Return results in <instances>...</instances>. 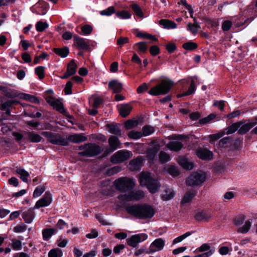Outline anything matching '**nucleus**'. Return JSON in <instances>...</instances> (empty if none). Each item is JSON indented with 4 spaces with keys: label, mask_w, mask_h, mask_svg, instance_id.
Returning <instances> with one entry per match:
<instances>
[{
    "label": "nucleus",
    "mask_w": 257,
    "mask_h": 257,
    "mask_svg": "<svg viewBox=\"0 0 257 257\" xmlns=\"http://www.w3.org/2000/svg\"><path fill=\"white\" fill-rule=\"evenodd\" d=\"M148 237V236L146 233H138L128 237L126 241L129 246L136 247L140 242L146 240Z\"/></svg>",
    "instance_id": "nucleus-8"
},
{
    "label": "nucleus",
    "mask_w": 257,
    "mask_h": 257,
    "mask_svg": "<svg viewBox=\"0 0 257 257\" xmlns=\"http://www.w3.org/2000/svg\"><path fill=\"white\" fill-rule=\"evenodd\" d=\"M138 47V52L140 53H145L147 49L148 46L146 42H139L136 44Z\"/></svg>",
    "instance_id": "nucleus-54"
},
{
    "label": "nucleus",
    "mask_w": 257,
    "mask_h": 257,
    "mask_svg": "<svg viewBox=\"0 0 257 257\" xmlns=\"http://www.w3.org/2000/svg\"><path fill=\"white\" fill-rule=\"evenodd\" d=\"M210 248V246L209 244L207 243H203L199 247H198L197 250L199 252H204L206 251H209Z\"/></svg>",
    "instance_id": "nucleus-63"
},
{
    "label": "nucleus",
    "mask_w": 257,
    "mask_h": 257,
    "mask_svg": "<svg viewBox=\"0 0 257 257\" xmlns=\"http://www.w3.org/2000/svg\"><path fill=\"white\" fill-rule=\"evenodd\" d=\"M159 161L161 163H165L170 160V155L165 152H160L159 156Z\"/></svg>",
    "instance_id": "nucleus-44"
},
{
    "label": "nucleus",
    "mask_w": 257,
    "mask_h": 257,
    "mask_svg": "<svg viewBox=\"0 0 257 257\" xmlns=\"http://www.w3.org/2000/svg\"><path fill=\"white\" fill-rule=\"evenodd\" d=\"M45 190L44 185L37 186L33 192V197H38L40 196Z\"/></svg>",
    "instance_id": "nucleus-48"
},
{
    "label": "nucleus",
    "mask_w": 257,
    "mask_h": 257,
    "mask_svg": "<svg viewBox=\"0 0 257 257\" xmlns=\"http://www.w3.org/2000/svg\"><path fill=\"white\" fill-rule=\"evenodd\" d=\"M154 128L150 125H145L143 127V134L144 136H148L154 132Z\"/></svg>",
    "instance_id": "nucleus-56"
},
{
    "label": "nucleus",
    "mask_w": 257,
    "mask_h": 257,
    "mask_svg": "<svg viewBox=\"0 0 257 257\" xmlns=\"http://www.w3.org/2000/svg\"><path fill=\"white\" fill-rule=\"evenodd\" d=\"M173 85V82L169 80H163L160 84L152 87L149 93L152 95H159L167 94Z\"/></svg>",
    "instance_id": "nucleus-3"
},
{
    "label": "nucleus",
    "mask_w": 257,
    "mask_h": 257,
    "mask_svg": "<svg viewBox=\"0 0 257 257\" xmlns=\"http://www.w3.org/2000/svg\"><path fill=\"white\" fill-rule=\"evenodd\" d=\"M243 124L242 121H238L232 123L226 128L227 134H231L234 133Z\"/></svg>",
    "instance_id": "nucleus-32"
},
{
    "label": "nucleus",
    "mask_w": 257,
    "mask_h": 257,
    "mask_svg": "<svg viewBox=\"0 0 257 257\" xmlns=\"http://www.w3.org/2000/svg\"><path fill=\"white\" fill-rule=\"evenodd\" d=\"M143 159L142 157H138L130 162V169L133 171L140 169L142 166Z\"/></svg>",
    "instance_id": "nucleus-19"
},
{
    "label": "nucleus",
    "mask_w": 257,
    "mask_h": 257,
    "mask_svg": "<svg viewBox=\"0 0 257 257\" xmlns=\"http://www.w3.org/2000/svg\"><path fill=\"white\" fill-rule=\"evenodd\" d=\"M139 122L137 120L130 119L125 121L124 126L126 129L130 130L138 125Z\"/></svg>",
    "instance_id": "nucleus-49"
},
{
    "label": "nucleus",
    "mask_w": 257,
    "mask_h": 257,
    "mask_svg": "<svg viewBox=\"0 0 257 257\" xmlns=\"http://www.w3.org/2000/svg\"><path fill=\"white\" fill-rule=\"evenodd\" d=\"M23 218L26 223H31L32 221V209L30 208L25 211L23 213Z\"/></svg>",
    "instance_id": "nucleus-37"
},
{
    "label": "nucleus",
    "mask_w": 257,
    "mask_h": 257,
    "mask_svg": "<svg viewBox=\"0 0 257 257\" xmlns=\"http://www.w3.org/2000/svg\"><path fill=\"white\" fill-rule=\"evenodd\" d=\"M108 131L111 134L121 136V130L116 124L110 123L106 125Z\"/></svg>",
    "instance_id": "nucleus-30"
},
{
    "label": "nucleus",
    "mask_w": 257,
    "mask_h": 257,
    "mask_svg": "<svg viewBox=\"0 0 257 257\" xmlns=\"http://www.w3.org/2000/svg\"><path fill=\"white\" fill-rule=\"evenodd\" d=\"M175 192L173 190L167 189L165 191V193L162 195V198L163 200L167 201L173 198Z\"/></svg>",
    "instance_id": "nucleus-41"
},
{
    "label": "nucleus",
    "mask_w": 257,
    "mask_h": 257,
    "mask_svg": "<svg viewBox=\"0 0 257 257\" xmlns=\"http://www.w3.org/2000/svg\"><path fill=\"white\" fill-rule=\"evenodd\" d=\"M62 251L59 248L51 249L48 253V257H62Z\"/></svg>",
    "instance_id": "nucleus-42"
},
{
    "label": "nucleus",
    "mask_w": 257,
    "mask_h": 257,
    "mask_svg": "<svg viewBox=\"0 0 257 257\" xmlns=\"http://www.w3.org/2000/svg\"><path fill=\"white\" fill-rule=\"evenodd\" d=\"M135 185V181L127 177H120L114 181L115 189L123 192L131 190Z\"/></svg>",
    "instance_id": "nucleus-4"
},
{
    "label": "nucleus",
    "mask_w": 257,
    "mask_h": 257,
    "mask_svg": "<svg viewBox=\"0 0 257 257\" xmlns=\"http://www.w3.org/2000/svg\"><path fill=\"white\" fill-rule=\"evenodd\" d=\"M41 134L47 138L48 142L53 144L63 146L68 145V141L67 139L64 138L59 134L51 132H43Z\"/></svg>",
    "instance_id": "nucleus-5"
},
{
    "label": "nucleus",
    "mask_w": 257,
    "mask_h": 257,
    "mask_svg": "<svg viewBox=\"0 0 257 257\" xmlns=\"http://www.w3.org/2000/svg\"><path fill=\"white\" fill-rule=\"evenodd\" d=\"M57 229L55 228H45L42 231L43 238L44 240L48 241L51 236L56 233Z\"/></svg>",
    "instance_id": "nucleus-29"
},
{
    "label": "nucleus",
    "mask_w": 257,
    "mask_h": 257,
    "mask_svg": "<svg viewBox=\"0 0 257 257\" xmlns=\"http://www.w3.org/2000/svg\"><path fill=\"white\" fill-rule=\"evenodd\" d=\"M197 156L202 160H211L213 157V154L206 149L199 148L196 151Z\"/></svg>",
    "instance_id": "nucleus-17"
},
{
    "label": "nucleus",
    "mask_w": 257,
    "mask_h": 257,
    "mask_svg": "<svg viewBox=\"0 0 257 257\" xmlns=\"http://www.w3.org/2000/svg\"><path fill=\"white\" fill-rule=\"evenodd\" d=\"M211 214L206 211H199L195 213L194 218L198 221H207L211 217Z\"/></svg>",
    "instance_id": "nucleus-20"
},
{
    "label": "nucleus",
    "mask_w": 257,
    "mask_h": 257,
    "mask_svg": "<svg viewBox=\"0 0 257 257\" xmlns=\"http://www.w3.org/2000/svg\"><path fill=\"white\" fill-rule=\"evenodd\" d=\"M14 102L12 100H8L2 104L1 109L4 110L6 111V114L8 115L10 114V110L9 109V108L12 106Z\"/></svg>",
    "instance_id": "nucleus-51"
},
{
    "label": "nucleus",
    "mask_w": 257,
    "mask_h": 257,
    "mask_svg": "<svg viewBox=\"0 0 257 257\" xmlns=\"http://www.w3.org/2000/svg\"><path fill=\"white\" fill-rule=\"evenodd\" d=\"M132 109V107L128 104H121L118 107L120 115L124 117L130 114Z\"/></svg>",
    "instance_id": "nucleus-24"
},
{
    "label": "nucleus",
    "mask_w": 257,
    "mask_h": 257,
    "mask_svg": "<svg viewBox=\"0 0 257 257\" xmlns=\"http://www.w3.org/2000/svg\"><path fill=\"white\" fill-rule=\"evenodd\" d=\"M257 124V121L250 122L244 124H242L239 128L238 133L240 135H243L248 132L250 129Z\"/></svg>",
    "instance_id": "nucleus-23"
},
{
    "label": "nucleus",
    "mask_w": 257,
    "mask_h": 257,
    "mask_svg": "<svg viewBox=\"0 0 257 257\" xmlns=\"http://www.w3.org/2000/svg\"><path fill=\"white\" fill-rule=\"evenodd\" d=\"M142 136V134L139 132L131 131L128 134V137L132 139H140Z\"/></svg>",
    "instance_id": "nucleus-58"
},
{
    "label": "nucleus",
    "mask_w": 257,
    "mask_h": 257,
    "mask_svg": "<svg viewBox=\"0 0 257 257\" xmlns=\"http://www.w3.org/2000/svg\"><path fill=\"white\" fill-rule=\"evenodd\" d=\"M26 226L25 225H18L14 228V231L15 232H23L26 230Z\"/></svg>",
    "instance_id": "nucleus-62"
},
{
    "label": "nucleus",
    "mask_w": 257,
    "mask_h": 257,
    "mask_svg": "<svg viewBox=\"0 0 257 257\" xmlns=\"http://www.w3.org/2000/svg\"><path fill=\"white\" fill-rule=\"evenodd\" d=\"M129 40L127 37H120L117 39V44L122 47L124 44L128 43Z\"/></svg>",
    "instance_id": "nucleus-64"
},
{
    "label": "nucleus",
    "mask_w": 257,
    "mask_h": 257,
    "mask_svg": "<svg viewBox=\"0 0 257 257\" xmlns=\"http://www.w3.org/2000/svg\"><path fill=\"white\" fill-rule=\"evenodd\" d=\"M183 48L187 50H193L197 48V45L196 43L192 42H188L183 45Z\"/></svg>",
    "instance_id": "nucleus-55"
},
{
    "label": "nucleus",
    "mask_w": 257,
    "mask_h": 257,
    "mask_svg": "<svg viewBox=\"0 0 257 257\" xmlns=\"http://www.w3.org/2000/svg\"><path fill=\"white\" fill-rule=\"evenodd\" d=\"M159 151L157 147H153L148 150L147 152V157L149 163H153L155 160L157 154Z\"/></svg>",
    "instance_id": "nucleus-25"
},
{
    "label": "nucleus",
    "mask_w": 257,
    "mask_h": 257,
    "mask_svg": "<svg viewBox=\"0 0 257 257\" xmlns=\"http://www.w3.org/2000/svg\"><path fill=\"white\" fill-rule=\"evenodd\" d=\"M131 8L137 16L141 18L143 17V12L140 7L137 4H134L132 5Z\"/></svg>",
    "instance_id": "nucleus-53"
},
{
    "label": "nucleus",
    "mask_w": 257,
    "mask_h": 257,
    "mask_svg": "<svg viewBox=\"0 0 257 257\" xmlns=\"http://www.w3.org/2000/svg\"><path fill=\"white\" fill-rule=\"evenodd\" d=\"M183 146V144L179 141H172L167 145V147L170 150L174 151H178L180 150Z\"/></svg>",
    "instance_id": "nucleus-27"
},
{
    "label": "nucleus",
    "mask_w": 257,
    "mask_h": 257,
    "mask_svg": "<svg viewBox=\"0 0 257 257\" xmlns=\"http://www.w3.org/2000/svg\"><path fill=\"white\" fill-rule=\"evenodd\" d=\"M167 172L173 176H177L179 175L178 169L174 166H168L166 167Z\"/></svg>",
    "instance_id": "nucleus-52"
},
{
    "label": "nucleus",
    "mask_w": 257,
    "mask_h": 257,
    "mask_svg": "<svg viewBox=\"0 0 257 257\" xmlns=\"http://www.w3.org/2000/svg\"><path fill=\"white\" fill-rule=\"evenodd\" d=\"M11 245L14 250H19L22 249V242L17 239H13Z\"/></svg>",
    "instance_id": "nucleus-46"
},
{
    "label": "nucleus",
    "mask_w": 257,
    "mask_h": 257,
    "mask_svg": "<svg viewBox=\"0 0 257 257\" xmlns=\"http://www.w3.org/2000/svg\"><path fill=\"white\" fill-rule=\"evenodd\" d=\"M45 68L44 66H38L35 69V73L38 76L40 80L43 79L45 77Z\"/></svg>",
    "instance_id": "nucleus-40"
},
{
    "label": "nucleus",
    "mask_w": 257,
    "mask_h": 257,
    "mask_svg": "<svg viewBox=\"0 0 257 257\" xmlns=\"http://www.w3.org/2000/svg\"><path fill=\"white\" fill-rule=\"evenodd\" d=\"M252 223V219H249L246 220L244 224L241 227L238 228L236 231L240 233H247L250 230Z\"/></svg>",
    "instance_id": "nucleus-22"
},
{
    "label": "nucleus",
    "mask_w": 257,
    "mask_h": 257,
    "mask_svg": "<svg viewBox=\"0 0 257 257\" xmlns=\"http://www.w3.org/2000/svg\"><path fill=\"white\" fill-rule=\"evenodd\" d=\"M92 26L89 25H85L81 28V31L85 35H89L92 32Z\"/></svg>",
    "instance_id": "nucleus-57"
},
{
    "label": "nucleus",
    "mask_w": 257,
    "mask_h": 257,
    "mask_svg": "<svg viewBox=\"0 0 257 257\" xmlns=\"http://www.w3.org/2000/svg\"><path fill=\"white\" fill-rule=\"evenodd\" d=\"M139 182L142 186L146 187L151 193L157 192L161 187L159 181L153 178L149 172H142L140 175Z\"/></svg>",
    "instance_id": "nucleus-2"
},
{
    "label": "nucleus",
    "mask_w": 257,
    "mask_h": 257,
    "mask_svg": "<svg viewBox=\"0 0 257 257\" xmlns=\"http://www.w3.org/2000/svg\"><path fill=\"white\" fill-rule=\"evenodd\" d=\"M232 26V22L230 21H224L222 24V29L224 31H228Z\"/></svg>",
    "instance_id": "nucleus-60"
},
{
    "label": "nucleus",
    "mask_w": 257,
    "mask_h": 257,
    "mask_svg": "<svg viewBox=\"0 0 257 257\" xmlns=\"http://www.w3.org/2000/svg\"><path fill=\"white\" fill-rule=\"evenodd\" d=\"M46 100L50 105L58 111H61L63 109L62 103L58 99L51 96H47Z\"/></svg>",
    "instance_id": "nucleus-16"
},
{
    "label": "nucleus",
    "mask_w": 257,
    "mask_h": 257,
    "mask_svg": "<svg viewBox=\"0 0 257 257\" xmlns=\"http://www.w3.org/2000/svg\"><path fill=\"white\" fill-rule=\"evenodd\" d=\"M245 216L243 214L236 216L233 219V223L236 226L241 225L244 222Z\"/></svg>",
    "instance_id": "nucleus-50"
},
{
    "label": "nucleus",
    "mask_w": 257,
    "mask_h": 257,
    "mask_svg": "<svg viewBox=\"0 0 257 257\" xmlns=\"http://www.w3.org/2000/svg\"><path fill=\"white\" fill-rule=\"evenodd\" d=\"M67 140L74 143H80L86 141L87 138L83 134L80 133L70 135Z\"/></svg>",
    "instance_id": "nucleus-18"
},
{
    "label": "nucleus",
    "mask_w": 257,
    "mask_h": 257,
    "mask_svg": "<svg viewBox=\"0 0 257 257\" xmlns=\"http://www.w3.org/2000/svg\"><path fill=\"white\" fill-rule=\"evenodd\" d=\"M116 16L120 19H129L131 17V14L127 11L122 10L115 13Z\"/></svg>",
    "instance_id": "nucleus-34"
},
{
    "label": "nucleus",
    "mask_w": 257,
    "mask_h": 257,
    "mask_svg": "<svg viewBox=\"0 0 257 257\" xmlns=\"http://www.w3.org/2000/svg\"><path fill=\"white\" fill-rule=\"evenodd\" d=\"M245 18H243L244 20L243 23H237L236 26L240 27L243 25H248L256 17H257V13L256 12V8L254 6H250L247 8V10L244 12Z\"/></svg>",
    "instance_id": "nucleus-9"
},
{
    "label": "nucleus",
    "mask_w": 257,
    "mask_h": 257,
    "mask_svg": "<svg viewBox=\"0 0 257 257\" xmlns=\"http://www.w3.org/2000/svg\"><path fill=\"white\" fill-rule=\"evenodd\" d=\"M196 90L195 82L194 80H191L190 85L188 88V90L183 92L182 94H179L178 97H182L191 95L194 93Z\"/></svg>",
    "instance_id": "nucleus-33"
},
{
    "label": "nucleus",
    "mask_w": 257,
    "mask_h": 257,
    "mask_svg": "<svg viewBox=\"0 0 257 257\" xmlns=\"http://www.w3.org/2000/svg\"><path fill=\"white\" fill-rule=\"evenodd\" d=\"M178 163L184 169L186 170H191L193 168V164L192 162H190L185 157H180L178 159Z\"/></svg>",
    "instance_id": "nucleus-26"
},
{
    "label": "nucleus",
    "mask_w": 257,
    "mask_h": 257,
    "mask_svg": "<svg viewBox=\"0 0 257 257\" xmlns=\"http://www.w3.org/2000/svg\"><path fill=\"white\" fill-rule=\"evenodd\" d=\"M77 66L73 60H71L68 64L67 72L71 75H73L76 73Z\"/></svg>",
    "instance_id": "nucleus-39"
},
{
    "label": "nucleus",
    "mask_w": 257,
    "mask_h": 257,
    "mask_svg": "<svg viewBox=\"0 0 257 257\" xmlns=\"http://www.w3.org/2000/svg\"><path fill=\"white\" fill-rule=\"evenodd\" d=\"M115 13L114 7L111 6L105 10L100 11V14L101 16H110Z\"/></svg>",
    "instance_id": "nucleus-45"
},
{
    "label": "nucleus",
    "mask_w": 257,
    "mask_h": 257,
    "mask_svg": "<svg viewBox=\"0 0 257 257\" xmlns=\"http://www.w3.org/2000/svg\"><path fill=\"white\" fill-rule=\"evenodd\" d=\"M16 172L20 175V178L24 182L28 181V178L29 177L28 172L21 168H17Z\"/></svg>",
    "instance_id": "nucleus-38"
},
{
    "label": "nucleus",
    "mask_w": 257,
    "mask_h": 257,
    "mask_svg": "<svg viewBox=\"0 0 257 257\" xmlns=\"http://www.w3.org/2000/svg\"><path fill=\"white\" fill-rule=\"evenodd\" d=\"M48 6V4L46 2L42 0L39 1L38 3L34 6L33 13L44 15L46 13Z\"/></svg>",
    "instance_id": "nucleus-14"
},
{
    "label": "nucleus",
    "mask_w": 257,
    "mask_h": 257,
    "mask_svg": "<svg viewBox=\"0 0 257 257\" xmlns=\"http://www.w3.org/2000/svg\"><path fill=\"white\" fill-rule=\"evenodd\" d=\"M108 143L112 151H114L119 147L120 142L115 136H111L108 139Z\"/></svg>",
    "instance_id": "nucleus-28"
},
{
    "label": "nucleus",
    "mask_w": 257,
    "mask_h": 257,
    "mask_svg": "<svg viewBox=\"0 0 257 257\" xmlns=\"http://www.w3.org/2000/svg\"><path fill=\"white\" fill-rule=\"evenodd\" d=\"M145 196L143 191L134 190L128 194H121L117 198L122 203L124 201H137L142 199Z\"/></svg>",
    "instance_id": "nucleus-6"
},
{
    "label": "nucleus",
    "mask_w": 257,
    "mask_h": 257,
    "mask_svg": "<svg viewBox=\"0 0 257 257\" xmlns=\"http://www.w3.org/2000/svg\"><path fill=\"white\" fill-rule=\"evenodd\" d=\"M165 241L161 238L155 239L149 247V253H154L162 250L165 246Z\"/></svg>",
    "instance_id": "nucleus-12"
},
{
    "label": "nucleus",
    "mask_w": 257,
    "mask_h": 257,
    "mask_svg": "<svg viewBox=\"0 0 257 257\" xmlns=\"http://www.w3.org/2000/svg\"><path fill=\"white\" fill-rule=\"evenodd\" d=\"M72 85L73 84L72 81H69L67 82L65 88H64V92L66 94H71L72 93Z\"/></svg>",
    "instance_id": "nucleus-59"
},
{
    "label": "nucleus",
    "mask_w": 257,
    "mask_h": 257,
    "mask_svg": "<svg viewBox=\"0 0 257 257\" xmlns=\"http://www.w3.org/2000/svg\"><path fill=\"white\" fill-rule=\"evenodd\" d=\"M131 154L129 151H118L111 157V162L114 164L122 163L129 159Z\"/></svg>",
    "instance_id": "nucleus-11"
},
{
    "label": "nucleus",
    "mask_w": 257,
    "mask_h": 257,
    "mask_svg": "<svg viewBox=\"0 0 257 257\" xmlns=\"http://www.w3.org/2000/svg\"><path fill=\"white\" fill-rule=\"evenodd\" d=\"M160 23L163 24L165 28L167 29H174L177 26L176 23L168 20H162L160 21Z\"/></svg>",
    "instance_id": "nucleus-47"
},
{
    "label": "nucleus",
    "mask_w": 257,
    "mask_h": 257,
    "mask_svg": "<svg viewBox=\"0 0 257 257\" xmlns=\"http://www.w3.org/2000/svg\"><path fill=\"white\" fill-rule=\"evenodd\" d=\"M54 52L58 56L65 58L68 56L69 53V50L67 47L62 48H54Z\"/></svg>",
    "instance_id": "nucleus-31"
},
{
    "label": "nucleus",
    "mask_w": 257,
    "mask_h": 257,
    "mask_svg": "<svg viewBox=\"0 0 257 257\" xmlns=\"http://www.w3.org/2000/svg\"><path fill=\"white\" fill-rule=\"evenodd\" d=\"M125 210L130 215L141 219L151 218L155 213L154 208L146 204L128 205Z\"/></svg>",
    "instance_id": "nucleus-1"
},
{
    "label": "nucleus",
    "mask_w": 257,
    "mask_h": 257,
    "mask_svg": "<svg viewBox=\"0 0 257 257\" xmlns=\"http://www.w3.org/2000/svg\"><path fill=\"white\" fill-rule=\"evenodd\" d=\"M108 87L112 90L113 93H118L121 92L122 85L118 81L114 80L108 83Z\"/></svg>",
    "instance_id": "nucleus-21"
},
{
    "label": "nucleus",
    "mask_w": 257,
    "mask_h": 257,
    "mask_svg": "<svg viewBox=\"0 0 257 257\" xmlns=\"http://www.w3.org/2000/svg\"><path fill=\"white\" fill-rule=\"evenodd\" d=\"M194 232V231H188V232L185 233L184 234L175 238L173 240L172 244H176V243L181 242L183 240H184L185 238H186L188 236L191 235Z\"/></svg>",
    "instance_id": "nucleus-43"
},
{
    "label": "nucleus",
    "mask_w": 257,
    "mask_h": 257,
    "mask_svg": "<svg viewBox=\"0 0 257 257\" xmlns=\"http://www.w3.org/2000/svg\"><path fill=\"white\" fill-rule=\"evenodd\" d=\"M100 146L94 144H89L85 150L79 153L82 156L93 157L99 154L101 152Z\"/></svg>",
    "instance_id": "nucleus-10"
},
{
    "label": "nucleus",
    "mask_w": 257,
    "mask_h": 257,
    "mask_svg": "<svg viewBox=\"0 0 257 257\" xmlns=\"http://www.w3.org/2000/svg\"><path fill=\"white\" fill-rule=\"evenodd\" d=\"M48 27L49 25L47 22L42 21L38 22L35 25L36 29L39 32H44Z\"/></svg>",
    "instance_id": "nucleus-36"
},
{
    "label": "nucleus",
    "mask_w": 257,
    "mask_h": 257,
    "mask_svg": "<svg viewBox=\"0 0 257 257\" xmlns=\"http://www.w3.org/2000/svg\"><path fill=\"white\" fill-rule=\"evenodd\" d=\"M206 179V175L202 172H196L192 174L187 179L188 186H196L201 184Z\"/></svg>",
    "instance_id": "nucleus-7"
},
{
    "label": "nucleus",
    "mask_w": 257,
    "mask_h": 257,
    "mask_svg": "<svg viewBox=\"0 0 257 257\" xmlns=\"http://www.w3.org/2000/svg\"><path fill=\"white\" fill-rule=\"evenodd\" d=\"M52 201V198L51 194L49 192H46L43 197L36 202L35 208H39L41 207L48 206L51 204Z\"/></svg>",
    "instance_id": "nucleus-13"
},
{
    "label": "nucleus",
    "mask_w": 257,
    "mask_h": 257,
    "mask_svg": "<svg viewBox=\"0 0 257 257\" xmlns=\"http://www.w3.org/2000/svg\"><path fill=\"white\" fill-rule=\"evenodd\" d=\"M199 27L197 25L189 23L187 25V29L189 30L192 33L196 34L198 31Z\"/></svg>",
    "instance_id": "nucleus-61"
},
{
    "label": "nucleus",
    "mask_w": 257,
    "mask_h": 257,
    "mask_svg": "<svg viewBox=\"0 0 257 257\" xmlns=\"http://www.w3.org/2000/svg\"><path fill=\"white\" fill-rule=\"evenodd\" d=\"M195 195V191H190L187 192L183 197L181 203L182 204L187 203L190 202Z\"/></svg>",
    "instance_id": "nucleus-35"
},
{
    "label": "nucleus",
    "mask_w": 257,
    "mask_h": 257,
    "mask_svg": "<svg viewBox=\"0 0 257 257\" xmlns=\"http://www.w3.org/2000/svg\"><path fill=\"white\" fill-rule=\"evenodd\" d=\"M74 44L78 49L81 50H87L89 46L88 40L77 35L74 37Z\"/></svg>",
    "instance_id": "nucleus-15"
}]
</instances>
